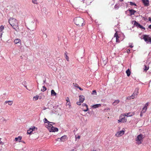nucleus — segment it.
<instances>
[{
  "mask_svg": "<svg viewBox=\"0 0 151 151\" xmlns=\"http://www.w3.org/2000/svg\"><path fill=\"white\" fill-rule=\"evenodd\" d=\"M137 96V95L133 93L131 96V97L132 99H133L134 98H136Z\"/></svg>",
  "mask_w": 151,
  "mask_h": 151,
  "instance_id": "5701e85b",
  "label": "nucleus"
},
{
  "mask_svg": "<svg viewBox=\"0 0 151 151\" xmlns=\"http://www.w3.org/2000/svg\"><path fill=\"white\" fill-rule=\"evenodd\" d=\"M71 151H74V149H73L72 150H71Z\"/></svg>",
  "mask_w": 151,
  "mask_h": 151,
  "instance_id": "4d7b16f0",
  "label": "nucleus"
},
{
  "mask_svg": "<svg viewBox=\"0 0 151 151\" xmlns=\"http://www.w3.org/2000/svg\"><path fill=\"white\" fill-rule=\"evenodd\" d=\"M120 119L118 120V122H127V119L125 117L122 116V117H120Z\"/></svg>",
  "mask_w": 151,
  "mask_h": 151,
  "instance_id": "1a4fd4ad",
  "label": "nucleus"
},
{
  "mask_svg": "<svg viewBox=\"0 0 151 151\" xmlns=\"http://www.w3.org/2000/svg\"><path fill=\"white\" fill-rule=\"evenodd\" d=\"M92 94H93V95L94 94V95H96L97 93H96V91L95 90H93L92 91Z\"/></svg>",
  "mask_w": 151,
  "mask_h": 151,
  "instance_id": "473e14b6",
  "label": "nucleus"
},
{
  "mask_svg": "<svg viewBox=\"0 0 151 151\" xmlns=\"http://www.w3.org/2000/svg\"><path fill=\"white\" fill-rule=\"evenodd\" d=\"M75 84L76 85V86H75L76 87H77L78 86L77 84Z\"/></svg>",
  "mask_w": 151,
  "mask_h": 151,
  "instance_id": "603ef678",
  "label": "nucleus"
},
{
  "mask_svg": "<svg viewBox=\"0 0 151 151\" xmlns=\"http://www.w3.org/2000/svg\"><path fill=\"white\" fill-rule=\"evenodd\" d=\"M147 109V107H144L142 109V113H145Z\"/></svg>",
  "mask_w": 151,
  "mask_h": 151,
  "instance_id": "a878e982",
  "label": "nucleus"
},
{
  "mask_svg": "<svg viewBox=\"0 0 151 151\" xmlns=\"http://www.w3.org/2000/svg\"><path fill=\"white\" fill-rule=\"evenodd\" d=\"M35 127H33L31 128V132H33V131L35 130Z\"/></svg>",
  "mask_w": 151,
  "mask_h": 151,
  "instance_id": "e433bc0d",
  "label": "nucleus"
},
{
  "mask_svg": "<svg viewBox=\"0 0 151 151\" xmlns=\"http://www.w3.org/2000/svg\"><path fill=\"white\" fill-rule=\"evenodd\" d=\"M66 138V136H63L61 138L60 140L62 141L63 142L65 141V139Z\"/></svg>",
  "mask_w": 151,
  "mask_h": 151,
  "instance_id": "b1692460",
  "label": "nucleus"
},
{
  "mask_svg": "<svg viewBox=\"0 0 151 151\" xmlns=\"http://www.w3.org/2000/svg\"><path fill=\"white\" fill-rule=\"evenodd\" d=\"M129 47L131 48H132L133 46L132 45H129Z\"/></svg>",
  "mask_w": 151,
  "mask_h": 151,
  "instance_id": "3c124183",
  "label": "nucleus"
},
{
  "mask_svg": "<svg viewBox=\"0 0 151 151\" xmlns=\"http://www.w3.org/2000/svg\"><path fill=\"white\" fill-rule=\"evenodd\" d=\"M32 2L34 4H37V0H32Z\"/></svg>",
  "mask_w": 151,
  "mask_h": 151,
  "instance_id": "2f4dec72",
  "label": "nucleus"
},
{
  "mask_svg": "<svg viewBox=\"0 0 151 151\" xmlns=\"http://www.w3.org/2000/svg\"><path fill=\"white\" fill-rule=\"evenodd\" d=\"M106 63V60H104L103 61L102 64L104 66L105 65Z\"/></svg>",
  "mask_w": 151,
  "mask_h": 151,
  "instance_id": "f704fd0d",
  "label": "nucleus"
},
{
  "mask_svg": "<svg viewBox=\"0 0 151 151\" xmlns=\"http://www.w3.org/2000/svg\"><path fill=\"white\" fill-rule=\"evenodd\" d=\"M81 91L83 90V89L82 88H81V87H80L78 86L77 87Z\"/></svg>",
  "mask_w": 151,
  "mask_h": 151,
  "instance_id": "79ce46f5",
  "label": "nucleus"
},
{
  "mask_svg": "<svg viewBox=\"0 0 151 151\" xmlns=\"http://www.w3.org/2000/svg\"><path fill=\"white\" fill-rule=\"evenodd\" d=\"M142 1L145 6H147L149 5V0H142Z\"/></svg>",
  "mask_w": 151,
  "mask_h": 151,
  "instance_id": "9b49d317",
  "label": "nucleus"
},
{
  "mask_svg": "<svg viewBox=\"0 0 151 151\" xmlns=\"http://www.w3.org/2000/svg\"><path fill=\"white\" fill-rule=\"evenodd\" d=\"M4 27L3 25H1L0 27V30L1 32L2 31H3L4 29Z\"/></svg>",
  "mask_w": 151,
  "mask_h": 151,
  "instance_id": "cd10ccee",
  "label": "nucleus"
},
{
  "mask_svg": "<svg viewBox=\"0 0 151 151\" xmlns=\"http://www.w3.org/2000/svg\"><path fill=\"white\" fill-rule=\"evenodd\" d=\"M126 73L128 76H129L131 74V72L129 69H127L126 71Z\"/></svg>",
  "mask_w": 151,
  "mask_h": 151,
  "instance_id": "412c9836",
  "label": "nucleus"
},
{
  "mask_svg": "<svg viewBox=\"0 0 151 151\" xmlns=\"http://www.w3.org/2000/svg\"><path fill=\"white\" fill-rule=\"evenodd\" d=\"M144 113H142V111H141L140 114V116L142 117V114Z\"/></svg>",
  "mask_w": 151,
  "mask_h": 151,
  "instance_id": "a18cd8bd",
  "label": "nucleus"
},
{
  "mask_svg": "<svg viewBox=\"0 0 151 151\" xmlns=\"http://www.w3.org/2000/svg\"><path fill=\"white\" fill-rule=\"evenodd\" d=\"M67 102H70V100L68 97H67L66 100Z\"/></svg>",
  "mask_w": 151,
  "mask_h": 151,
  "instance_id": "c03bdc74",
  "label": "nucleus"
},
{
  "mask_svg": "<svg viewBox=\"0 0 151 151\" xmlns=\"http://www.w3.org/2000/svg\"><path fill=\"white\" fill-rule=\"evenodd\" d=\"M123 0H119L120 1H122Z\"/></svg>",
  "mask_w": 151,
  "mask_h": 151,
  "instance_id": "13d9d810",
  "label": "nucleus"
},
{
  "mask_svg": "<svg viewBox=\"0 0 151 151\" xmlns=\"http://www.w3.org/2000/svg\"><path fill=\"white\" fill-rule=\"evenodd\" d=\"M7 103L9 105H12L13 104V101H7Z\"/></svg>",
  "mask_w": 151,
  "mask_h": 151,
  "instance_id": "c756f323",
  "label": "nucleus"
},
{
  "mask_svg": "<svg viewBox=\"0 0 151 151\" xmlns=\"http://www.w3.org/2000/svg\"><path fill=\"white\" fill-rule=\"evenodd\" d=\"M124 133V131L122 130L118 132L115 134V136L117 137H119L123 135Z\"/></svg>",
  "mask_w": 151,
  "mask_h": 151,
  "instance_id": "6e6552de",
  "label": "nucleus"
},
{
  "mask_svg": "<svg viewBox=\"0 0 151 151\" xmlns=\"http://www.w3.org/2000/svg\"><path fill=\"white\" fill-rule=\"evenodd\" d=\"M119 7V6L117 5H115L114 6V8L116 9H118Z\"/></svg>",
  "mask_w": 151,
  "mask_h": 151,
  "instance_id": "58836bf2",
  "label": "nucleus"
},
{
  "mask_svg": "<svg viewBox=\"0 0 151 151\" xmlns=\"http://www.w3.org/2000/svg\"><path fill=\"white\" fill-rule=\"evenodd\" d=\"M22 138V137L21 136H19L15 138V140L16 141L20 142Z\"/></svg>",
  "mask_w": 151,
  "mask_h": 151,
  "instance_id": "f3484780",
  "label": "nucleus"
},
{
  "mask_svg": "<svg viewBox=\"0 0 151 151\" xmlns=\"http://www.w3.org/2000/svg\"><path fill=\"white\" fill-rule=\"evenodd\" d=\"M144 66L145 68L144 69V71L146 72L149 69V66H147L145 65Z\"/></svg>",
  "mask_w": 151,
  "mask_h": 151,
  "instance_id": "393cba45",
  "label": "nucleus"
},
{
  "mask_svg": "<svg viewBox=\"0 0 151 151\" xmlns=\"http://www.w3.org/2000/svg\"><path fill=\"white\" fill-rule=\"evenodd\" d=\"M79 101L77 103V104L78 105H81V103H83L85 100V97L83 95H80L79 96Z\"/></svg>",
  "mask_w": 151,
  "mask_h": 151,
  "instance_id": "0eeeda50",
  "label": "nucleus"
},
{
  "mask_svg": "<svg viewBox=\"0 0 151 151\" xmlns=\"http://www.w3.org/2000/svg\"><path fill=\"white\" fill-rule=\"evenodd\" d=\"M101 106V104H98L93 105L92 106V107L93 109H95Z\"/></svg>",
  "mask_w": 151,
  "mask_h": 151,
  "instance_id": "dca6fc26",
  "label": "nucleus"
},
{
  "mask_svg": "<svg viewBox=\"0 0 151 151\" xmlns=\"http://www.w3.org/2000/svg\"><path fill=\"white\" fill-rule=\"evenodd\" d=\"M74 21L75 24L79 26H82L84 22L83 18L80 17H77L74 19Z\"/></svg>",
  "mask_w": 151,
  "mask_h": 151,
  "instance_id": "f03ea898",
  "label": "nucleus"
},
{
  "mask_svg": "<svg viewBox=\"0 0 151 151\" xmlns=\"http://www.w3.org/2000/svg\"><path fill=\"white\" fill-rule=\"evenodd\" d=\"M65 57L66 59L68 61H69V58L67 56V54H66V53H65Z\"/></svg>",
  "mask_w": 151,
  "mask_h": 151,
  "instance_id": "72a5a7b5",
  "label": "nucleus"
},
{
  "mask_svg": "<svg viewBox=\"0 0 151 151\" xmlns=\"http://www.w3.org/2000/svg\"><path fill=\"white\" fill-rule=\"evenodd\" d=\"M82 106H86V109L83 110V111L85 112H86L88 110V105L85 104H82Z\"/></svg>",
  "mask_w": 151,
  "mask_h": 151,
  "instance_id": "4468645a",
  "label": "nucleus"
},
{
  "mask_svg": "<svg viewBox=\"0 0 151 151\" xmlns=\"http://www.w3.org/2000/svg\"><path fill=\"white\" fill-rule=\"evenodd\" d=\"M66 105H69V106H70V102H67L66 104Z\"/></svg>",
  "mask_w": 151,
  "mask_h": 151,
  "instance_id": "4c0bfd02",
  "label": "nucleus"
},
{
  "mask_svg": "<svg viewBox=\"0 0 151 151\" xmlns=\"http://www.w3.org/2000/svg\"><path fill=\"white\" fill-rule=\"evenodd\" d=\"M134 25L136 26V27H139L140 28L145 29V27H144L142 26H141L139 24L138 22H137L136 21H134Z\"/></svg>",
  "mask_w": 151,
  "mask_h": 151,
  "instance_id": "9d476101",
  "label": "nucleus"
},
{
  "mask_svg": "<svg viewBox=\"0 0 151 151\" xmlns=\"http://www.w3.org/2000/svg\"><path fill=\"white\" fill-rule=\"evenodd\" d=\"M38 97H39V96H35L34 97H33V99L35 100V101H36L38 99Z\"/></svg>",
  "mask_w": 151,
  "mask_h": 151,
  "instance_id": "7c9ffc66",
  "label": "nucleus"
},
{
  "mask_svg": "<svg viewBox=\"0 0 151 151\" xmlns=\"http://www.w3.org/2000/svg\"><path fill=\"white\" fill-rule=\"evenodd\" d=\"M114 37H116V42H119V37L118 36V35L117 33H116L114 34Z\"/></svg>",
  "mask_w": 151,
  "mask_h": 151,
  "instance_id": "f8f14e48",
  "label": "nucleus"
},
{
  "mask_svg": "<svg viewBox=\"0 0 151 151\" xmlns=\"http://www.w3.org/2000/svg\"><path fill=\"white\" fill-rule=\"evenodd\" d=\"M149 105V104H148V103H146L144 106V107H147V106H148Z\"/></svg>",
  "mask_w": 151,
  "mask_h": 151,
  "instance_id": "ea45409f",
  "label": "nucleus"
},
{
  "mask_svg": "<svg viewBox=\"0 0 151 151\" xmlns=\"http://www.w3.org/2000/svg\"><path fill=\"white\" fill-rule=\"evenodd\" d=\"M57 93L55 92L54 90H52L51 91V95L52 96H55Z\"/></svg>",
  "mask_w": 151,
  "mask_h": 151,
  "instance_id": "6ab92c4d",
  "label": "nucleus"
},
{
  "mask_svg": "<svg viewBox=\"0 0 151 151\" xmlns=\"http://www.w3.org/2000/svg\"><path fill=\"white\" fill-rule=\"evenodd\" d=\"M143 39L147 43L150 42L151 43V37L148 35H144L143 36Z\"/></svg>",
  "mask_w": 151,
  "mask_h": 151,
  "instance_id": "423d86ee",
  "label": "nucleus"
},
{
  "mask_svg": "<svg viewBox=\"0 0 151 151\" xmlns=\"http://www.w3.org/2000/svg\"><path fill=\"white\" fill-rule=\"evenodd\" d=\"M31 128H30L27 130V133L29 134H31L32 132H31Z\"/></svg>",
  "mask_w": 151,
  "mask_h": 151,
  "instance_id": "c85d7f7f",
  "label": "nucleus"
},
{
  "mask_svg": "<svg viewBox=\"0 0 151 151\" xmlns=\"http://www.w3.org/2000/svg\"><path fill=\"white\" fill-rule=\"evenodd\" d=\"M5 103H7V101H6Z\"/></svg>",
  "mask_w": 151,
  "mask_h": 151,
  "instance_id": "6e6d98bb",
  "label": "nucleus"
},
{
  "mask_svg": "<svg viewBox=\"0 0 151 151\" xmlns=\"http://www.w3.org/2000/svg\"><path fill=\"white\" fill-rule=\"evenodd\" d=\"M129 3H130V4L131 5H132H132L136 6V4L135 3H133L132 2H130Z\"/></svg>",
  "mask_w": 151,
  "mask_h": 151,
  "instance_id": "c9c22d12",
  "label": "nucleus"
},
{
  "mask_svg": "<svg viewBox=\"0 0 151 151\" xmlns=\"http://www.w3.org/2000/svg\"><path fill=\"white\" fill-rule=\"evenodd\" d=\"M1 138H0V144H2V142L1 140Z\"/></svg>",
  "mask_w": 151,
  "mask_h": 151,
  "instance_id": "de8ad7c7",
  "label": "nucleus"
},
{
  "mask_svg": "<svg viewBox=\"0 0 151 151\" xmlns=\"http://www.w3.org/2000/svg\"><path fill=\"white\" fill-rule=\"evenodd\" d=\"M47 90V88L45 86H43L42 88L41 89V91L43 92H44L46 91Z\"/></svg>",
  "mask_w": 151,
  "mask_h": 151,
  "instance_id": "bb28decb",
  "label": "nucleus"
},
{
  "mask_svg": "<svg viewBox=\"0 0 151 151\" xmlns=\"http://www.w3.org/2000/svg\"><path fill=\"white\" fill-rule=\"evenodd\" d=\"M127 52L128 53H130V50L129 49H128L127 50Z\"/></svg>",
  "mask_w": 151,
  "mask_h": 151,
  "instance_id": "37998d69",
  "label": "nucleus"
},
{
  "mask_svg": "<svg viewBox=\"0 0 151 151\" xmlns=\"http://www.w3.org/2000/svg\"><path fill=\"white\" fill-rule=\"evenodd\" d=\"M128 11L129 12L131 15H134V13L136 12V11L133 9H129Z\"/></svg>",
  "mask_w": 151,
  "mask_h": 151,
  "instance_id": "ddd939ff",
  "label": "nucleus"
},
{
  "mask_svg": "<svg viewBox=\"0 0 151 151\" xmlns=\"http://www.w3.org/2000/svg\"><path fill=\"white\" fill-rule=\"evenodd\" d=\"M149 20L151 22V18L149 17Z\"/></svg>",
  "mask_w": 151,
  "mask_h": 151,
  "instance_id": "09e8293b",
  "label": "nucleus"
},
{
  "mask_svg": "<svg viewBox=\"0 0 151 151\" xmlns=\"http://www.w3.org/2000/svg\"><path fill=\"white\" fill-rule=\"evenodd\" d=\"M120 101L119 100H116L112 104L114 106H115L117 104L119 103Z\"/></svg>",
  "mask_w": 151,
  "mask_h": 151,
  "instance_id": "a211bd4d",
  "label": "nucleus"
},
{
  "mask_svg": "<svg viewBox=\"0 0 151 151\" xmlns=\"http://www.w3.org/2000/svg\"><path fill=\"white\" fill-rule=\"evenodd\" d=\"M148 28L150 29H151V24L149 26Z\"/></svg>",
  "mask_w": 151,
  "mask_h": 151,
  "instance_id": "8fccbe9b",
  "label": "nucleus"
},
{
  "mask_svg": "<svg viewBox=\"0 0 151 151\" xmlns=\"http://www.w3.org/2000/svg\"><path fill=\"white\" fill-rule=\"evenodd\" d=\"M52 123L53 124H55V123H53V122H50V123Z\"/></svg>",
  "mask_w": 151,
  "mask_h": 151,
  "instance_id": "864d4df0",
  "label": "nucleus"
},
{
  "mask_svg": "<svg viewBox=\"0 0 151 151\" xmlns=\"http://www.w3.org/2000/svg\"><path fill=\"white\" fill-rule=\"evenodd\" d=\"M139 90V88H135V89L134 90V91L133 93L136 94V95H137L138 94V93Z\"/></svg>",
  "mask_w": 151,
  "mask_h": 151,
  "instance_id": "4be33fe9",
  "label": "nucleus"
},
{
  "mask_svg": "<svg viewBox=\"0 0 151 151\" xmlns=\"http://www.w3.org/2000/svg\"><path fill=\"white\" fill-rule=\"evenodd\" d=\"M2 35V32L1 33V36Z\"/></svg>",
  "mask_w": 151,
  "mask_h": 151,
  "instance_id": "5fc2aeb1",
  "label": "nucleus"
},
{
  "mask_svg": "<svg viewBox=\"0 0 151 151\" xmlns=\"http://www.w3.org/2000/svg\"><path fill=\"white\" fill-rule=\"evenodd\" d=\"M9 22L13 29L16 30V29L19 27V24L17 20L15 18L11 17L9 19Z\"/></svg>",
  "mask_w": 151,
  "mask_h": 151,
  "instance_id": "f257e3e1",
  "label": "nucleus"
},
{
  "mask_svg": "<svg viewBox=\"0 0 151 151\" xmlns=\"http://www.w3.org/2000/svg\"><path fill=\"white\" fill-rule=\"evenodd\" d=\"M134 114L135 113L134 112H129L128 113H126L124 114H122L120 116V117H122V116H123V117H125V116H126L127 117H130L134 115Z\"/></svg>",
  "mask_w": 151,
  "mask_h": 151,
  "instance_id": "39448f33",
  "label": "nucleus"
},
{
  "mask_svg": "<svg viewBox=\"0 0 151 151\" xmlns=\"http://www.w3.org/2000/svg\"><path fill=\"white\" fill-rule=\"evenodd\" d=\"M143 139V135L142 134H139L138 135L135 140L136 141V144L138 145H139L142 143V141Z\"/></svg>",
  "mask_w": 151,
  "mask_h": 151,
  "instance_id": "20e7f679",
  "label": "nucleus"
},
{
  "mask_svg": "<svg viewBox=\"0 0 151 151\" xmlns=\"http://www.w3.org/2000/svg\"><path fill=\"white\" fill-rule=\"evenodd\" d=\"M45 127L48 129L50 132H58V128L54 127L50 123L48 124H45Z\"/></svg>",
  "mask_w": 151,
  "mask_h": 151,
  "instance_id": "7ed1b4c3",
  "label": "nucleus"
},
{
  "mask_svg": "<svg viewBox=\"0 0 151 151\" xmlns=\"http://www.w3.org/2000/svg\"><path fill=\"white\" fill-rule=\"evenodd\" d=\"M14 42L16 44H18L19 43H20L21 44V40L20 39H16L14 40Z\"/></svg>",
  "mask_w": 151,
  "mask_h": 151,
  "instance_id": "2eb2a0df",
  "label": "nucleus"
},
{
  "mask_svg": "<svg viewBox=\"0 0 151 151\" xmlns=\"http://www.w3.org/2000/svg\"><path fill=\"white\" fill-rule=\"evenodd\" d=\"M80 136H78L77 137H76V139L78 138V139H80Z\"/></svg>",
  "mask_w": 151,
  "mask_h": 151,
  "instance_id": "49530a36",
  "label": "nucleus"
},
{
  "mask_svg": "<svg viewBox=\"0 0 151 151\" xmlns=\"http://www.w3.org/2000/svg\"><path fill=\"white\" fill-rule=\"evenodd\" d=\"M132 99L131 96H130L128 97L127 98V99L128 100H130Z\"/></svg>",
  "mask_w": 151,
  "mask_h": 151,
  "instance_id": "a19ab883",
  "label": "nucleus"
},
{
  "mask_svg": "<svg viewBox=\"0 0 151 151\" xmlns=\"http://www.w3.org/2000/svg\"><path fill=\"white\" fill-rule=\"evenodd\" d=\"M43 121L44 123L45 124H48L50 123V122L48 121L45 118L44 119Z\"/></svg>",
  "mask_w": 151,
  "mask_h": 151,
  "instance_id": "aec40b11",
  "label": "nucleus"
}]
</instances>
